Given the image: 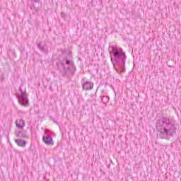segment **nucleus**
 <instances>
[{
    "label": "nucleus",
    "mask_w": 181,
    "mask_h": 181,
    "mask_svg": "<svg viewBox=\"0 0 181 181\" xmlns=\"http://www.w3.org/2000/svg\"><path fill=\"white\" fill-rule=\"evenodd\" d=\"M157 138L160 139H170L176 135L177 124L173 123L168 117H162L156 122Z\"/></svg>",
    "instance_id": "f257e3e1"
},
{
    "label": "nucleus",
    "mask_w": 181,
    "mask_h": 181,
    "mask_svg": "<svg viewBox=\"0 0 181 181\" xmlns=\"http://www.w3.org/2000/svg\"><path fill=\"white\" fill-rule=\"evenodd\" d=\"M110 54H112L110 60L114 66L115 64L118 66L119 69L115 68L117 73H125V61L127 60V54L122 49H118L117 47L112 45L108 48Z\"/></svg>",
    "instance_id": "f03ea898"
},
{
    "label": "nucleus",
    "mask_w": 181,
    "mask_h": 181,
    "mask_svg": "<svg viewBox=\"0 0 181 181\" xmlns=\"http://www.w3.org/2000/svg\"><path fill=\"white\" fill-rule=\"evenodd\" d=\"M57 70L59 71V74L62 77H66L67 76V71H71L72 74L76 73V66L74 62L71 60L67 59V57H65L62 60H59V63L57 64Z\"/></svg>",
    "instance_id": "7ed1b4c3"
},
{
    "label": "nucleus",
    "mask_w": 181,
    "mask_h": 181,
    "mask_svg": "<svg viewBox=\"0 0 181 181\" xmlns=\"http://www.w3.org/2000/svg\"><path fill=\"white\" fill-rule=\"evenodd\" d=\"M23 83H21L19 86V91L21 94L16 93V98L18 100L19 104L21 105H26L29 103V100L28 99V95H26V89L23 90Z\"/></svg>",
    "instance_id": "20e7f679"
},
{
    "label": "nucleus",
    "mask_w": 181,
    "mask_h": 181,
    "mask_svg": "<svg viewBox=\"0 0 181 181\" xmlns=\"http://www.w3.org/2000/svg\"><path fill=\"white\" fill-rule=\"evenodd\" d=\"M82 88L86 91H88L92 88H94V83H93V82L91 81H86L84 83L82 84Z\"/></svg>",
    "instance_id": "39448f33"
},
{
    "label": "nucleus",
    "mask_w": 181,
    "mask_h": 181,
    "mask_svg": "<svg viewBox=\"0 0 181 181\" xmlns=\"http://www.w3.org/2000/svg\"><path fill=\"white\" fill-rule=\"evenodd\" d=\"M42 141L45 145H54V141H53V138L50 136H43Z\"/></svg>",
    "instance_id": "423d86ee"
},
{
    "label": "nucleus",
    "mask_w": 181,
    "mask_h": 181,
    "mask_svg": "<svg viewBox=\"0 0 181 181\" xmlns=\"http://www.w3.org/2000/svg\"><path fill=\"white\" fill-rule=\"evenodd\" d=\"M37 48L39 49V50H40V52H42V53H45V54H47L49 52V49L47 48V46L42 45V42H40L37 44Z\"/></svg>",
    "instance_id": "0eeeda50"
},
{
    "label": "nucleus",
    "mask_w": 181,
    "mask_h": 181,
    "mask_svg": "<svg viewBox=\"0 0 181 181\" xmlns=\"http://www.w3.org/2000/svg\"><path fill=\"white\" fill-rule=\"evenodd\" d=\"M16 125L17 128H19L20 129H23V127H25V120L22 119L16 120Z\"/></svg>",
    "instance_id": "6e6552de"
},
{
    "label": "nucleus",
    "mask_w": 181,
    "mask_h": 181,
    "mask_svg": "<svg viewBox=\"0 0 181 181\" xmlns=\"http://www.w3.org/2000/svg\"><path fill=\"white\" fill-rule=\"evenodd\" d=\"M15 135L18 138H26V134L23 133V131L21 129H16L15 130Z\"/></svg>",
    "instance_id": "1a4fd4ad"
},
{
    "label": "nucleus",
    "mask_w": 181,
    "mask_h": 181,
    "mask_svg": "<svg viewBox=\"0 0 181 181\" xmlns=\"http://www.w3.org/2000/svg\"><path fill=\"white\" fill-rule=\"evenodd\" d=\"M15 142L18 145V146H21V148L26 146V141L25 140L18 139L15 140Z\"/></svg>",
    "instance_id": "9d476101"
},
{
    "label": "nucleus",
    "mask_w": 181,
    "mask_h": 181,
    "mask_svg": "<svg viewBox=\"0 0 181 181\" xmlns=\"http://www.w3.org/2000/svg\"><path fill=\"white\" fill-rule=\"evenodd\" d=\"M110 101V96H103L102 98V102L103 104H107V103Z\"/></svg>",
    "instance_id": "9b49d317"
},
{
    "label": "nucleus",
    "mask_w": 181,
    "mask_h": 181,
    "mask_svg": "<svg viewBox=\"0 0 181 181\" xmlns=\"http://www.w3.org/2000/svg\"><path fill=\"white\" fill-rule=\"evenodd\" d=\"M8 56H12L13 58L16 57V52L13 49H10L8 53Z\"/></svg>",
    "instance_id": "f8f14e48"
},
{
    "label": "nucleus",
    "mask_w": 181,
    "mask_h": 181,
    "mask_svg": "<svg viewBox=\"0 0 181 181\" xmlns=\"http://www.w3.org/2000/svg\"><path fill=\"white\" fill-rule=\"evenodd\" d=\"M32 4H39L40 0H31Z\"/></svg>",
    "instance_id": "ddd939ff"
},
{
    "label": "nucleus",
    "mask_w": 181,
    "mask_h": 181,
    "mask_svg": "<svg viewBox=\"0 0 181 181\" xmlns=\"http://www.w3.org/2000/svg\"><path fill=\"white\" fill-rule=\"evenodd\" d=\"M52 121H53V122H54V124H57V125H59V123L57 122V119H55L54 118H52Z\"/></svg>",
    "instance_id": "4468645a"
},
{
    "label": "nucleus",
    "mask_w": 181,
    "mask_h": 181,
    "mask_svg": "<svg viewBox=\"0 0 181 181\" xmlns=\"http://www.w3.org/2000/svg\"><path fill=\"white\" fill-rule=\"evenodd\" d=\"M62 53H64V52H66V51H64V50H62Z\"/></svg>",
    "instance_id": "2eb2a0df"
},
{
    "label": "nucleus",
    "mask_w": 181,
    "mask_h": 181,
    "mask_svg": "<svg viewBox=\"0 0 181 181\" xmlns=\"http://www.w3.org/2000/svg\"><path fill=\"white\" fill-rule=\"evenodd\" d=\"M100 2H103V0H100Z\"/></svg>",
    "instance_id": "dca6fc26"
}]
</instances>
